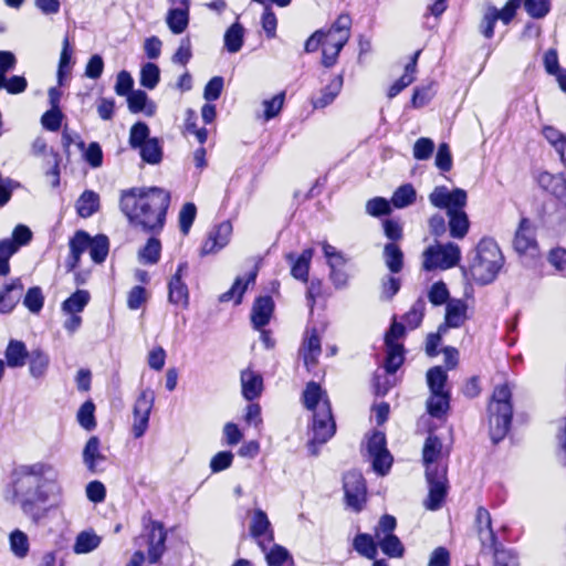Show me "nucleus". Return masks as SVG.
I'll list each match as a JSON object with an SVG mask.
<instances>
[{
  "label": "nucleus",
  "instance_id": "nucleus-21",
  "mask_svg": "<svg viewBox=\"0 0 566 566\" xmlns=\"http://www.w3.org/2000/svg\"><path fill=\"white\" fill-rule=\"evenodd\" d=\"M321 353V338L316 328L307 329L306 337L300 349V354L307 370H311L317 364Z\"/></svg>",
  "mask_w": 566,
  "mask_h": 566
},
{
  "label": "nucleus",
  "instance_id": "nucleus-7",
  "mask_svg": "<svg viewBox=\"0 0 566 566\" xmlns=\"http://www.w3.org/2000/svg\"><path fill=\"white\" fill-rule=\"evenodd\" d=\"M429 201L433 207L444 209L449 214L465 208L468 195L461 188L450 190L447 186H437L429 195Z\"/></svg>",
  "mask_w": 566,
  "mask_h": 566
},
{
  "label": "nucleus",
  "instance_id": "nucleus-53",
  "mask_svg": "<svg viewBox=\"0 0 566 566\" xmlns=\"http://www.w3.org/2000/svg\"><path fill=\"white\" fill-rule=\"evenodd\" d=\"M426 311V302L419 297L411 306V308L403 315L402 319L405 324L415 329L420 326Z\"/></svg>",
  "mask_w": 566,
  "mask_h": 566
},
{
  "label": "nucleus",
  "instance_id": "nucleus-8",
  "mask_svg": "<svg viewBox=\"0 0 566 566\" xmlns=\"http://www.w3.org/2000/svg\"><path fill=\"white\" fill-rule=\"evenodd\" d=\"M154 402L155 394L150 388H146L140 391L133 409L134 422L132 433L134 438H142L146 433Z\"/></svg>",
  "mask_w": 566,
  "mask_h": 566
},
{
  "label": "nucleus",
  "instance_id": "nucleus-16",
  "mask_svg": "<svg viewBox=\"0 0 566 566\" xmlns=\"http://www.w3.org/2000/svg\"><path fill=\"white\" fill-rule=\"evenodd\" d=\"M468 319V304L462 298H451L446 305L444 322L440 324V332L461 327Z\"/></svg>",
  "mask_w": 566,
  "mask_h": 566
},
{
  "label": "nucleus",
  "instance_id": "nucleus-49",
  "mask_svg": "<svg viewBox=\"0 0 566 566\" xmlns=\"http://www.w3.org/2000/svg\"><path fill=\"white\" fill-rule=\"evenodd\" d=\"M403 346H386L384 368L386 374L394 375L403 364Z\"/></svg>",
  "mask_w": 566,
  "mask_h": 566
},
{
  "label": "nucleus",
  "instance_id": "nucleus-38",
  "mask_svg": "<svg viewBox=\"0 0 566 566\" xmlns=\"http://www.w3.org/2000/svg\"><path fill=\"white\" fill-rule=\"evenodd\" d=\"M350 24V17L348 14H340L327 33H325V39H332L340 44H346L349 39Z\"/></svg>",
  "mask_w": 566,
  "mask_h": 566
},
{
  "label": "nucleus",
  "instance_id": "nucleus-62",
  "mask_svg": "<svg viewBox=\"0 0 566 566\" xmlns=\"http://www.w3.org/2000/svg\"><path fill=\"white\" fill-rule=\"evenodd\" d=\"M390 201L382 197H375L367 201L366 212L373 217L387 216L391 212Z\"/></svg>",
  "mask_w": 566,
  "mask_h": 566
},
{
  "label": "nucleus",
  "instance_id": "nucleus-50",
  "mask_svg": "<svg viewBox=\"0 0 566 566\" xmlns=\"http://www.w3.org/2000/svg\"><path fill=\"white\" fill-rule=\"evenodd\" d=\"M101 537L93 532L83 531L75 539L73 551L76 554H87L98 547Z\"/></svg>",
  "mask_w": 566,
  "mask_h": 566
},
{
  "label": "nucleus",
  "instance_id": "nucleus-9",
  "mask_svg": "<svg viewBox=\"0 0 566 566\" xmlns=\"http://www.w3.org/2000/svg\"><path fill=\"white\" fill-rule=\"evenodd\" d=\"M346 504L355 512H360L366 502L367 488L363 474L358 471L346 472L343 476Z\"/></svg>",
  "mask_w": 566,
  "mask_h": 566
},
{
  "label": "nucleus",
  "instance_id": "nucleus-19",
  "mask_svg": "<svg viewBox=\"0 0 566 566\" xmlns=\"http://www.w3.org/2000/svg\"><path fill=\"white\" fill-rule=\"evenodd\" d=\"M273 311L274 302L270 295L256 297L251 311V323L253 328L262 331V328L270 323Z\"/></svg>",
  "mask_w": 566,
  "mask_h": 566
},
{
  "label": "nucleus",
  "instance_id": "nucleus-63",
  "mask_svg": "<svg viewBox=\"0 0 566 566\" xmlns=\"http://www.w3.org/2000/svg\"><path fill=\"white\" fill-rule=\"evenodd\" d=\"M63 117L64 115L60 108H51L42 115L41 124L46 130L57 132L61 128Z\"/></svg>",
  "mask_w": 566,
  "mask_h": 566
},
{
  "label": "nucleus",
  "instance_id": "nucleus-37",
  "mask_svg": "<svg viewBox=\"0 0 566 566\" xmlns=\"http://www.w3.org/2000/svg\"><path fill=\"white\" fill-rule=\"evenodd\" d=\"M450 408V394L449 392H436L431 394L427 400L428 413L437 419H442Z\"/></svg>",
  "mask_w": 566,
  "mask_h": 566
},
{
  "label": "nucleus",
  "instance_id": "nucleus-20",
  "mask_svg": "<svg viewBox=\"0 0 566 566\" xmlns=\"http://www.w3.org/2000/svg\"><path fill=\"white\" fill-rule=\"evenodd\" d=\"M99 446L98 437L93 436L87 440L83 449V463L93 474L101 473L104 470L103 463L106 461V457L101 452Z\"/></svg>",
  "mask_w": 566,
  "mask_h": 566
},
{
  "label": "nucleus",
  "instance_id": "nucleus-45",
  "mask_svg": "<svg viewBox=\"0 0 566 566\" xmlns=\"http://www.w3.org/2000/svg\"><path fill=\"white\" fill-rule=\"evenodd\" d=\"M137 149L139 150V155L145 163L156 165L161 161L163 148L158 138H150Z\"/></svg>",
  "mask_w": 566,
  "mask_h": 566
},
{
  "label": "nucleus",
  "instance_id": "nucleus-46",
  "mask_svg": "<svg viewBox=\"0 0 566 566\" xmlns=\"http://www.w3.org/2000/svg\"><path fill=\"white\" fill-rule=\"evenodd\" d=\"M417 192L411 184H405L398 187L390 200V203L398 208L402 209L411 206L416 201Z\"/></svg>",
  "mask_w": 566,
  "mask_h": 566
},
{
  "label": "nucleus",
  "instance_id": "nucleus-4",
  "mask_svg": "<svg viewBox=\"0 0 566 566\" xmlns=\"http://www.w3.org/2000/svg\"><path fill=\"white\" fill-rule=\"evenodd\" d=\"M469 274L478 285L492 283L504 264L502 250H472Z\"/></svg>",
  "mask_w": 566,
  "mask_h": 566
},
{
  "label": "nucleus",
  "instance_id": "nucleus-24",
  "mask_svg": "<svg viewBox=\"0 0 566 566\" xmlns=\"http://www.w3.org/2000/svg\"><path fill=\"white\" fill-rule=\"evenodd\" d=\"M22 290L23 284L20 279H15L3 286L0 292V313L12 312L20 300V293Z\"/></svg>",
  "mask_w": 566,
  "mask_h": 566
},
{
  "label": "nucleus",
  "instance_id": "nucleus-31",
  "mask_svg": "<svg viewBox=\"0 0 566 566\" xmlns=\"http://www.w3.org/2000/svg\"><path fill=\"white\" fill-rule=\"evenodd\" d=\"M109 239L105 234L91 237L83 230H78L70 239L69 248H108Z\"/></svg>",
  "mask_w": 566,
  "mask_h": 566
},
{
  "label": "nucleus",
  "instance_id": "nucleus-34",
  "mask_svg": "<svg viewBox=\"0 0 566 566\" xmlns=\"http://www.w3.org/2000/svg\"><path fill=\"white\" fill-rule=\"evenodd\" d=\"M128 108L132 113H145L147 116H153L156 112V105L149 101L144 91H133L127 96Z\"/></svg>",
  "mask_w": 566,
  "mask_h": 566
},
{
  "label": "nucleus",
  "instance_id": "nucleus-54",
  "mask_svg": "<svg viewBox=\"0 0 566 566\" xmlns=\"http://www.w3.org/2000/svg\"><path fill=\"white\" fill-rule=\"evenodd\" d=\"M150 130L146 123L137 122L135 123L129 130V146L133 149L139 148L146 142H148L151 137L149 136Z\"/></svg>",
  "mask_w": 566,
  "mask_h": 566
},
{
  "label": "nucleus",
  "instance_id": "nucleus-22",
  "mask_svg": "<svg viewBox=\"0 0 566 566\" xmlns=\"http://www.w3.org/2000/svg\"><path fill=\"white\" fill-rule=\"evenodd\" d=\"M242 396L248 401H253L261 396L263 390V378L259 373L250 369L241 371Z\"/></svg>",
  "mask_w": 566,
  "mask_h": 566
},
{
  "label": "nucleus",
  "instance_id": "nucleus-57",
  "mask_svg": "<svg viewBox=\"0 0 566 566\" xmlns=\"http://www.w3.org/2000/svg\"><path fill=\"white\" fill-rule=\"evenodd\" d=\"M44 296L40 286L30 287L23 298V305L33 314H38L43 308Z\"/></svg>",
  "mask_w": 566,
  "mask_h": 566
},
{
  "label": "nucleus",
  "instance_id": "nucleus-1",
  "mask_svg": "<svg viewBox=\"0 0 566 566\" xmlns=\"http://www.w3.org/2000/svg\"><path fill=\"white\" fill-rule=\"evenodd\" d=\"M8 492L12 503L34 524H40L63 499L59 469L48 461L21 463L13 467Z\"/></svg>",
  "mask_w": 566,
  "mask_h": 566
},
{
  "label": "nucleus",
  "instance_id": "nucleus-17",
  "mask_svg": "<svg viewBox=\"0 0 566 566\" xmlns=\"http://www.w3.org/2000/svg\"><path fill=\"white\" fill-rule=\"evenodd\" d=\"M259 272V264L255 263L253 269L247 273L245 276H238L232 286L219 296V302L226 303L231 300L234 301L235 305L242 303L244 293L247 292L250 284H254Z\"/></svg>",
  "mask_w": 566,
  "mask_h": 566
},
{
  "label": "nucleus",
  "instance_id": "nucleus-42",
  "mask_svg": "<svg viewBox=\"0 0 566 566\" xmlns=\"http://www.w3.org/2000/svg\"><path fill=\"white\" fill-rule=\"evenodd\" d=\"M449 218L450 234L453 238L462 239L469 230V218L464 209L447 214Z\"/></svg>",
  "mask_w": 566,
  "mask_h": 566
},
{
  "label": "nucleus",
  "instance_id": "nucleus-11",
  "mask_svg": "<svg viewBox=\"0 0 566 566\" xmlns=\"http://www.w3.org/2000/svg\"><path fill=\"white\" fill-rule=\"evenodd\" d=\"M444 455L448 457L449 451L444 449L442 440L430 432L422 448V462L426 468V473L447 470V465L441 463Z\"/></svg>",
  "mask_w": 566,
  "mask_h": 566
},
{
  "label": "nucleus",
  "instance_id": "nucleus-51",
  "mask_svg": "<svg viewBox=\"0 0 566 566\" xmlns=\"http://www.w3.org/2000/svg\"><path fill=\"white\" fill-rule=\"evenodd\" d=\"M448 381V374L441 366L431 367L427 371V384L431 394L448 392L444 387Z\"/></svg>",
  "mask_w": 566,
  "mask_h": 566
},
{
  "label": "nucleus",
  "instance_id": "nucleus-29",
  "mask_svg": "<svg viewBox=\"0 0 566 566\" xmlns=\"http://www.w3.org/2000/svg\"><path fill=\"white\" fill-rule=\"evenodd\" d=\"M537 181L543 189L553 196L559 199L566 197V180L562 175H552L545 171L538 175Z\"/></svg>",
  "mask_w": 566,
  "mask_h": 566
},
{
  "label": "nucleus",
  "instance_id": "nucleus-55",
  "mask_svg": "<svg viewBox=\"0 0 566 566\" xmlns=\"http://www.w3.org/2000/svg\"><path fill=\"white\" fill-rule=\"evenodd\" d=\"M197 216V207L192 202L185 203L178 214L179 229L187 235Z\"/></svg>",
  "mask_w": 566,
  "mask_h": 566
},
{
  "label": "nucleus",
  "instance_id": "nucleus-5",
  "mask_svg": "<svg viewBox=\"0 0 566 566\" xmlns=\"http://www.w3.org/2000/svg\"><path fill=\"white\" fill-rule=\"evenodd\" d=\"M312 432L313 437L307 443V449L312 455H317L319 452L318 446L326 443L336 432V423L328 398L312 415Z\"/></svg>",
  "mask_w": 566,
  "mask_h": 566
},
{
  "label": "nucleus",
  "instance_id": "nucleus-14",
  "mask_svg": "<svg viewBox=\"0 0 566 566\" xmlns=\"http://www.w3.org/2000/svg\"><path fill=\"white\" fill-rule=\"evenodd\" d=\"M461 260V250H424L422 269L427 272L444 271Z\"/></svg>",
  "mask_w": 566,
  "mask_h": 566
},
{
  "label": "nucleus",
  "instance_id": "nucleus-40",
  "mask_svg": "<svg viewBox=\"0 0 566 566\" xmlns=\"http://www.w3.org/2000/svg\"><path fill=\"white\" fill-rule=\"evenodd\" d=\"M99 207V197L92 190H85L76 201L77 213L82 218L93 216Z\"/></svg>",
  "mask_w": 566,
  "mask_h": 566
},
{
  "label": "nucleus",
  "instance_id": "nucleus-48",
  "mask_svg": "<svg viewBox=\"0 0 566 566\" xmlns=\"http://www.w3.org/2000/svg\"><path fill=\"white\" fill-rule=\"evenodd\" d=\"M243 27L238 22L233 23L224 34V48L227 51L230 53L239 52L243 45Z\"/></svg>",
  "mask_w": 566,
  "mask_h": 566
},
{
  "label": "nucleus",
  "instance_id": "nucleus-3",
  "mask_svg": "<svg viewBox=\"0 0 566 566\" xmlns=\"http://www.w3.org/2000/svg\"><path fill=\"white\" fill-rule=\"evenodd\" d=\"M513 394L507 384L494 387L488 405L489 433L493 444L507 436L513 420Z\"/></svg>",
  "mask_w": 566,
  "mask_h": 566
},
{
  "label": "nucleus",
  "instance_id": "nucleus-6",
  "mask_svg": "<svg viewBox=\"0 0 566 566\" xmlns=\"http://www.w3.org/2000/svg\"><path fill=\"white\" fill-rule=\"evenodd\" d=\"M366 450L371 459L374 471L379 475H386L392 465V455L387 449L386 434L379 430H374L367 437Z\"/></svg>",
  "mask_w": 566,
  "mask_h": 566
},
{
  "label": "nucleus",
  "instance_id": "nucleus-56",
  "mask_svg": "<svg viewBox=\"0 0 566 566\" xmlns=\"http://www.w3.org/2000/svg\"><path fill=\"white\" fill-rule=\"evenodd\" d=\"M428 300L433 306H441L451 300L447 284L443 281L434 282L428 291Z\"/></svg>",
  "mask_w": 566,
  "mask_h": 566
},
{
  "label": "nucleus",
  "instance_id": "nucleus-10",
  "mask_svg": "<svg viewBox=\"0 0 566 566\" xmlns=\"http://www.w3.org/2000/svg\"><path fill=\"white\" fill-rule=\"evenodd\" d=\"M146 534L142 536L148 545L147 557L150 564H156L160 560L166 551L167 533L163 523L158 521H149L145 525Z\"/></svg>",
  "mask_w": 566,
  "mask_h": 566
},
{
  "label": "nucleus",
  "instance_id": "nucleus-43",
  "mask_svg": "<svg viewBox=\"0 0 566 566\" xmlns=\"http://www.w3.org/2000/svg\"><path fill=\"white\" fill-rule=\"evenodd\" d=\"M90 302V293L85 290H76L62 303V311L65 314H78Z\"/></svg>",
  "mask_w": 566,
  "mask_h": 566
},
{
  "label": "nucleus",
  "instance_id": "nucleus-44",
  "mask_svg": "<svg viewBox=\"0 0 566 566\" xmlns=\"http://www.w3.org/2000/svg\"><path fill=\"white\" fill-rule=\"evenodd\" d=\"M378 539V547L389 558H401L405 555V546L395 534L382 536Z\"/></svg>",
  "mask_w": 566,
  "mask_h": 566
},
{
  "label": "nucleus",
  "instance_id": "nucleus-26",
  "mask_svg": "<svg viewBox=\"0 0 566 566\" xmlns=\"http://www.w3.org/2000/svg\"><path fill=\"white\" fill-rule=\"evenodd\" d=\"M168 301L169 303L181 306L182 308L189 305V290L184 280L178 276H171L168 282Z\"/></svg>",
  "mask_w": 566,
  "mask_h": 566
},
{
  "label": "nucleus",
  "instance_id": "nucleus-15",
  "mask_svg": "<svg viewBox=\"0 0 566 566\" xmlns=\"http://www.w3.org/2000/svg\"><path fill=\"white\" fill-rule=\"evenodd\" d=\"M327 264L331 269V280L336 289L347 285L349 261L340 250H324Z\"/></svg>",
  "mask_w": 566,
  "mask_h": 566
},
{
  "label": "nucleus",
  "instance_id": "nucleus-12",
  "mask_svg": "<svg viewBox=\"0 0 566 566\" xmlns=\"http://www.w3.org/2000/svg\"><path fill=\"white\" fill-rule=\"evenodd\" d=\"M426 480L429 486L428 499L424 504L430 511L439 510L448 494L447 470L426 473Z\"/></svg>",
  "mask_w": 566,
  "mask_h": 566
},
{
  "label": "nucleus",
  "instance_id": "nucleus-30",
  "mask_svg": "<svg viewBox=\"0 0 566 566\" xmlns=\"http://www.w3.org/2000/svg\"><path fill=\"white\" fill-rule=\"evenodd\" d=\"M354 549L368 559H376L378 555V539L368 533H358L353 541Z\"/></svg>",
  "mask_w": 566,
  "mask_h": 566
},
{
  "label": "nucleus",
  "instance_id": "nucleus-27",
  "mask_svg": "<svg viewBox=\"0 0 566 566\" xmlns=\"http://www.w3.org/2000/svg\"><path fill=\"white\" fill-rule=\"evenodd\" d=\"M343 81L344 80L342 74L332 78V81L324 88H322L319 95L313 99L314 107L324 108L332 104L343 87Z\"/></svg>",
  "mask_w": 566,
  "mask_h": 566
},
{
  "label": "nucleus",
  "instance_id": "nucleus-52",
  "mask_svg": "<svg viewBox=\"0 0 566 566\" xmlns=\"http://www.w3.org/2000/svg\"><path fill=\"white\" fill-rule=\"evenodd\" d=\"M265 553V560L268 566H281L287 562L294 560L291 553L282 545L273 544L272 547Z\"/></svg>",
  "mask_w": 566,
  "mask_h": 566
},
{
  "label": "nucleus",
  "instance_id": "nucleus-61",
  "mask_svg": "<svg viewBox=\"0 0 566 566\" xmlns=\"http://www.w3.org/2000/svg\"><path fill=\"white\" fill-rule=\"evenodd\" d=\"M402 250H384V262L391 274H398L403 269Z\"/></svg>",
  "mask_w": 566,
  "mask_h": 566
},
{
  "label": "nucleus",
  "instance_id": "nucleus-23",
  "mask_svg": "<svg viewBox=\"0 0 566 566\" xmlns=\"http://www.w3.org/2000/svg\"><path fill=\"white\" fill-rule=\"evenodd\" d=\"M29 354L22 340L10 339L4 350V363L10 368H21L25 365Z\"/></svg>",
  "mask_w": 566,
  "mask_h": 566
},
{
  "label": "nucleus",
  "instance_id": "nucleus-60",
  "mask_svg": "<svg viewBox=\"0 0 566 566\" xmlns=\"http://www.w3.org/2000/svg\"><path fill=\"white\" fill-rule=\"evenodd\" d=\"M95 406L94 403L88 400L85 401L78 409L77 412V421L78 423L86 430L91 431L96 427L95 421Z\"/></svg>",
  "mask_w": 566,
  "mask_h": 566
},
{
  "label": "nucleus",
  "instance_id": "nucleus-36",
  "mask_svg": "<svg viewBox=\"0 0 566 566\" xmlns=\"http://www.w3.org/2000/svg\"><path fill=\"white\" fill-rule=\"evenodd\" d=\"M166 23L174 34L182 33L189 24V8H170Z\"/></svg>",
  "mask_w": 566,
  "mask_h": 566
},
{
  "label": "nucleus",
  "instance_id": "nucleus-58",
  "mask_svg": "<svg viewBox=\"0 0 566 566\" xmlns=\"http://www.w3.org/2000/svg\"><path fill=\"white\" fill-rule=\"evenodd\" d=\"M345 44H340L335 40L325 39L323 42L322 63L325 67H331L337 62L339 52Z\"/></svg>",
  "mask_w": 566,
  "mask_h": 566
},
{
  "label": "nucleus",
  "instance_id": "nucleus-39",
  "mask_svg": "<svg viewBox=\"0 0 566 566\" xmlns=\"http://www.w3.org/2000/svg\"><path fill=\"white\" fill-rule=\"evenodd\" d=\"M33 233L31 229L25 224H18L13 231L11 238L0 240V248H20L28 245L32 240Z\"/></svg>",
  "mask_w": 566,
  "mask_h": 566
},
{
  "label": "nucleus",
  "instance_id": "nucleus-2",
  "mask_svg": "<svg viewBox=\"0 0 566 566\" xmlns=\"http://www.w3.org/2000/svg\"><path fill=\"white\" fill-rule=\"evenodd\" d=\"M170 192L159 187H134L123 190L119 207L130 223L156 234L164 228Z\"/></svg>",
  "mask_w": 566,
  "mask_h": 566
},
{
  "label": "nucleus",
  "instance_id": "nucleus-13",
  "mask_svg": "<svg viewBox=\"0 0 566 566\" xmlns=\"http://www.w3.org/2000/svg\"><path fill=\"white\" fill-rule=\"evenodd\" d=\"M250 536L254 538L262 549L265 552L268 545L274 541V531L268 514L261 509H254L251 514L249 526Z\"/></svg>",
  "mask_w": 566,
  "mask_h": 566
},
{
  "label": "nucleus",
  "instance_id": "nucleus-59",
  "mask_svg": "<svg viewBox=\"0 0 566 566\" xmlns=\"http://www.w3.org/2000/svg\"><path fill=\"white\" fill-rule=\"evenodd\" d=\"M160 78V70L155 63H146L140 71V85L153 90L157 86Z\"/></svg>",
  "mask_w": 566,
  "mask_h": 566
},
{
  "label": "nucleus",
  "instance_id": "nucleus-32",
  "mask_svg": "<svg viewBox=\"0 0 566 566\" xmlns=\"http://www.w3.org/2000/svg\"><path fill=\"white\" fill-rule=\"evenodd\" d=\"M485 553L493 554L494 566H520L517 553L499 541L495 545H489Z\"/></svg>",
  "mask_w": 566,
  "mask_h": 566
},
{
  "label": "nucleus",
  "instance_id": "nucleus-18",
  "mask_svg": "<svg viewBox=\"0 0 566 566\" xmlns=\"http://www.w3.org/2000/svg\"><path fill=\"white\" fill-rule=\"evenodd\" d=\"M475 524L481 541V553H485L489 545H495L499 541L492 528L491 514L485 507H478L475 514Z\"/></svg>",
  "mask_w": 566,
  "mask_h": 566
},
{
  "label": "nucleus",
  "instance_id": "nucleus-47",
  "mask_svg": "<svg viewBox=\"0 0 566 566\" xmlns=\"http://www.w3.org/2000/svg\"><path fill=\"white\" fill-rule=\"evenodd\" d=\"M10 549L18 558H24L30 551V543L28 535L21 530H14L9 535Z\"/></svg>",
  "mask_w": 566,
  "mask_h": 566
},
{
  "label": "nucleus",
  "instance_id": "nucleus-33",
  "mask_svg": "<svg viewBox=\"0 0 566 566\" xmlns=\"http://www.w3.org/2000/svg\"><path fill=\"white\" fill-rule=\"evenodd\" d=\"M326 398L328 397L319 384L315 381H310L306 384L302 395V400L306 409L311 410L312 412L317 411Z\"/></svg>",
  "mask_w": 566,
  "mask_h": 566
},
{
  "label": "nucleus",
  "instance_id": "nucleus-35",
  "mask_svg": "<svg viewBox=\"0 0 566 566\" xmlns=\"http://www.w3.org/2000/svg\"><path fill=\"white\" fill-rule=\"evenodd\" d=\"M27 360H29V371L33 378L38 379L45 376L49 368L50 358L44 350L41 348L32 349Z\"/></svg>",
  "mask_w": 566,
  "mask_h": 566
},
{
  "label": "nucleus",
  "instance_id": "nucleus-28",
  "mask_svg": "<svg viewBox=\"0 0 566 566\" xmlns=\"http://www.w3.org/2000/svg\"><path fill=\"white\" fill-rule=\"evenodd\" d=\"M535 227L527 218H522L515 232L513 248H536Z\"/></svg>",
  "mask_w": 566,
  "mask_h": 566
},
{
  "label": "nucleus",
  "instance_id": "nucleus-64",
  "mask_svg": "<svg viewBox=\"0 0 566 566\" xmlns=\"http://www.w3.org/2000/svg\"><path fill=\"white\" fill-rule=\"evenodd\" d=\"M525 11L534 19L544 18L551 9L549 0H525Z\"/></svg>",
  "mask_w": 566,
  "mask_h": 566
},
{
  "label": "nucleus",
  "instance_id": "nucleus-25",
  "mask_svg": "<svg viewBox=\"0 0 566 566\" xmlns=\"http://www.w3.org/2000/svg\"><path fill=\"white\" fill-rule=\"evenodd\" d=\"M314 250H303L298 256L289 253L286 258L291 261V274L294 279L306 283L308 281L310 264L313 258Z\"/></svg>",
  "mask_w": 566,
  "mask_h": 566
},
{
  "label": "nucleus",
  "instance_id": "nucleus-41",
  "mask_svg": "<svg viewBox=\"0 0 566 566\" xmlns=\"http://www.w3.org/2000/svg\"><path fill=\"white\" fill-rule=\"evenodd\" d=\"M232 224L230 221H223L216 226L208 237V243H211L210 248H224L230 243L232 235Z\"/></svg>",
  "mask_w": 566,
  "mask_h": 566
}]
</instances>
